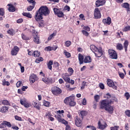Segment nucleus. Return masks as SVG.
<instances>
[{"label":"nucleus","instance_id":"nucleus-21","mask_svg":"<svg viewBox=\"0 0 130 130\" xmlns=\"http://www.w3.org/2000/svg\"><path fill=\"white\" fill-rule=\"evenodd\" d=\"M90 49L91 50V51H92V52H93L94 53L97 52V51L99 49H98V48H97V47H95V45H91L90 46Z\"/></svg>","mask_w":130,"mask_h":130},{"label":"nucleus","instance_id":"nucleus-60","mask_svg":"<svg viewBox=\"0 0 130 130\" xmlns=\"http://www.w3.org/2000/svg\"><path fill=\"white\" fill-rule=\"evenodd\" d=\"M82 32L83 34V35H85V36H88L89 33L87 32V31L85 30H82Z\"/></svg>","mask_w":130,"mask_h":130},{"label":"nucleus","instance_id":"nucleus-63","mask_svg":"<svg viewBox=\"0 0 130 130\" xmlns=\"http://www.w3.org/2000/svg\"><path fill=\"white\" fill-rule=\"evenodd\" d=\"M20 104H21V105L24 106L26 102L25 101H24L23 99H21L20 101Z\"/></svg>","mask_w":130,"mask_h":130},{"label":"nucleus","instance_id":"nucleus-58","mask_svg":"<svg viewBox=\"0 0 130 130\" xmlns=\"http://www.w3.org/2000/svg\"><path fill=\"white\" fill-rule=\"evenodd\" d=\"M27 2L28 3H29L30 4H32V6H35V4H36V3L35 2V1H34V0H27Z\"/></svg>","mask_w":130,"mask_h":130},{"label":"nucleus","instance_id":"nucleus-55","mask_svg":"<svg viewBox=\"0 0 130 130\" xmlns=\"http://www.w3.org/2000/svg\"><path fill=\"white\" fill-rule=\"evenodd\" d=\"M97 103V102L94 101L93 102V108H94V109H96V108H97V106L98 105Z\"/></svg>","mask_w":130,"mask_h":130},{"label":"nucleus","instance_id":"nucleus-48","mask_svg":"<svg viewBox=\"0 0 130 130\" xmlns=\"http://www.w3.org/2000/svg\"><path fill=\"white\" fill-rule=\"evenodd\" d=\"M35 6H29L27 8V10L28 12H31V11H32V10H33V9H34L35 8Z\"/></svg>","mask_w":130,"mask_h":130},{"label":"nucleus","instance_id":"nucleus-10","mask_svg":"<svg viewBox=\"0 0 130 130\" xmlns=\"http://www.w3.org/2000/svg\"><path fill=\"white\" fill-rule=\"evenodd\" d=\"M82 119L81 118H79V116H76V118H75V124L76 126H78V127H80V126H81L82 125Z\"/></svg>","mask_w":130,"mask_h":130},{"label":"nucleus","instance_id":"nucleus-9","mask_svg":"<svg viewBox=\"0 0 130 130\" xmlns=\"http://www.w3.org/2000/svg\"><path fill=\"white\" fill-rule=\"evenodd\" d=\"M61 92V89L57 86H54L52 88V92L53 94H60Z\"/></svg>","mask_w":130,"mask_h":130},{"label":"nucleus","instance_id":"nucleus-40","mask_svg":"<svg viewBox=\"0 0 130 130\" xmlns=\"http://www.w3.org/2000/svg\"><path fill=\"white\" fill-rule=\"evenodd\" d=\"M68 72L69 73V76H72L74 74V70L72 68L68 69Z\"/></svg>","mask_w":130,"mask_h":130},{"label":"nucleus","instance_id":"nucleus-32","mask_svg":"<svg viewBox=\"0 0 130 130\" xmlns=\"http://www.w3.org/2000/svg\"><path fill=\"white\" fill-rule=\"evenodd\" d=\"M2 85L3 86H10V85H11V84L10 83V82H9V81H6V79H4L3 81Z\"/></svg>","mask_w":130,"mask_h":130},{"label":"nucleus","instance_id":"nucleus-14","mask_svg":"<svg viewBox=\"0 0 130 130\" xmlns=\"http://www.w3.org/2000/svg\"><path fill=\"white\" fill-rule=\"evenodd\" d=\"M104 4H105V0H98L95 2V6L97 8L104 5Z\"/></svg>","mask_w":130,"mask_h":130},{"label":"nucleus","instance_id":"nucleus-59","mask_svg":"<svg viewBox=\"0 0 130 130\" xmlns=\"http://www.w3.org/2000/svg\"><path fill=\"white\" fill-rule=\"evenodd\" d=\"M15 119L16 120H19V121H21L22 120V118H21V117H19L17 115L15 116Z\"/></svg>","mask_w":130,"mask_h":130},{"label":"nucleus","instance_id":"nucleus-11","mask_svg":"<svg viewBox=\"0 0 130 130\" xmlns=\"http://www.w3.org/2000/svg\"><path fill=\"white\" fill-rule=\"evenodd\" d=\"M38 80V77H37V75L32 74L29 76V81L31 83H35V81Z\"/></svg>","mask_w":130,"mask_h":130},{"label":"nucleus","instance_id":"nucleus-1","mask_svg":"<svg viewBox=\"0 0 130 130\" xmlns=\"http://www.w3.org/2000/svg\"><path fill=\"white\" fill-rule=\"evenodd\" d=\"M114 102H117V98L115 96H112L111 99L110 100H103L101 102L100 108L101 109H105L109 113H113V107L111 106L110 104H113Z\"/></svg>","mask_w":130,"mask_h":130},{"label":"nucleus","instance_id":"nucleus-45","mask_svg":"<svg viewBox=\"0 0 130 130\" xmlns=\"http://www.w3.org/2000/svg\"><path fill=\"white\" fill-rule=\"evenodd\" d=\"M4 122L5 123V125L8 126V127H12V124H11V122L7 121H4Z\"/></svg>","mask_w":130,"mask_h":130},{"label":"nucleus","instance_id":"nucleus-64","mask_svg":"<svg viewBox=\"0 0 130 130\" xmlns=\"http://www.w3.org/2000/svg\"><path fill=\"white\" fill-rule=\"evenodd\" d=\"M21 84H22V82L19 81L16 83V87H17V88H19V87H20Z\"/></svg>","mask_w":130,"mask_h":130},{"label":"nucleus","instance_id":"nucleus-33","mask_svg":"<svg viewBox=\"0 0 130 130\" xmlns=\"http://www.w3.org/2000/svg\"><path fill=\"white\" fill-rule=\"evenodd\" d=\"M117 49H118V50H122V49H123V46H122V44H117Z\"/></svg>","mask_w":130,"mask_h":130},{"label":"nucleus","instance_id":"nucleus-17","mask_svg":"<svg viewBox=\"0 0 130 130\" xmlns=\"http://www.w3.org/2000/svg\"><path fill=\"white\" fill-rule=\"evenodd\" d=\"M9 7L8 10L9 12H11V13H14L16 11V8L14 7V5L12 4H8L7 5Z\"/></svg>","mask_w":130,"mask_h":130},{"label":"nucleus","instance_id":"nucleus-18","mask_svg":"<svg viewBox=\"0 0 130 130\" xmlns=\"http://www.w3.org/2000/svg\"><path fill=\"white\" fill-rule=\"evenodd\" d=\"M69 76H70L68 73H66L65 74L62 75V79L65 81V82H67V83L68 82H70V80L71 78L69 77Z\"/></svg>","mask_w":130,"mask_h":130},{"label":"nucleus","instance_id":"nucleus-25","mask_svg":"<svg viewBox=\"0 0 130 130\" xmlns=\"http://www.w3.org/2000/svg\"><path fill=\"white\" fill-rule=\"evenodd\" d=\"M34 107H35V108H36V109H38V110H40V104L39 103V102H34Z\"/></svg>","mask_w":130,"mask_h":130},{"label":"nucleus","instance_id":"nucleus-38","mask_svg":"<svg viewBox=\"0 0 130 130\" xmlns=\"http://www.w3.org/2000/svg\"><path fill=\"white\" fill-rule=\"evenodd\" d=\"M41 61H43V58L41 57L39 58H37L35 60V62H36L37 63H39V62H41Z\"/></svg>","mask_w":130,"mask_h":130},{"label":"nucleus","instance_id":"nucleus-46","mask_svg":"<svg viewBox=\"0 0 130 130\" xmlns=\"http://www.w3.org/2000/svg\"><path fill=\"white\" fill-rule=\"evenodd\" d=\"M6 126L5 123V121H3L1 124H0V128H6Z\"/></svg>","mask_w":130,"mask_h":130},{"label":"nucleus","instance_id":"nucleus-23","mask_svg":"<svg viewBox=\"0 0 130 130\" xmlns=\"http://www.w3.org/2000/svg\"><path fill=\"white\" fill-rule=\"evenodd\" d=\"M98 125L100 129H104V128H106V127H107V124H102L100 121H99Z\"/></svg>","mask_w":130,"mask_h":130},{"label":"nucleus","instance_id":"nucleus-8","mask_svg":"<svg viewBox=\"0 0 130 130\" xmlns=\"http://www.w3.org/2000/svg\"><path fill=\"white\" fill-rule=\"evenodd\" d=\"M42 81L45 83V84H53L54 83L52 78H43Z\"/></svg>","mask_w":130,"mask_h":130},{"label":"nucleus","instance_id":"nucleus-36","mask_svg":"<svg viewBox=\"0 0 130 130\" xmlns=\"http://www.w3.org/2000/svg\"><path fill=\"white\" fill-rule=\"evenodd\" d=\"M43 105L46 107H49V105H50V103L49 102L44 101L43 102Z\"/></svg>","mask_w":130,"mask_h":130},{"label":"nucleus","instance_id":"nucleus-54","mask_svg":"<svg viewBox=\"0 0 130 130\" xmlns=\"http://www.w3.org/2000/svg\"><path fill=\"white\" fill-rule=\"evenodd\" d=\"M5 15V10L3 8H0V16Z\"/></svg>","mask_w":130,"mask_h":130},{"label":"nucleus","instance_id":"nucleus-47","mask_svg":"<svg viewBox=\"0 0 130 130\" xmlns=\"http://www.w3.org/2000/svg\"><path fill=\"white\" fill-rule=\"evenodd\" d=\"M72 42L70 41H67L65 42V46L66 47H70Z\"/></svg>","mask_w":130,"mask_h":130},{"label":"nucleus","instance_id":"nucleus-12","mask_svg":"<svg viewBox=\"0 0 130 130\" xmlns=\"http://www.w3.org/2000/svg\"><path fill=\"white\" fill-rule=\"evenodd\" d=\"M19 50H20V48L18 46H14V48L11 50V55L13 56L17 55L18 52H19Z\"/></svg>","mask_w":130,"mask_h":130},{"label":"nucleus","instance_id":"nucleus-41","mask_svg":"<svg viewBox=\"0 0 130 130\" xmlns=\"http://www.w3.org/2000/svg\"><path fill=\"white\" fill-rule=\"evenodd\" d=\"M39 27L40 28H43L44 27V21L43 20L39 22Z\"/></svg>","mask_w":130,"mask_h":130},{"label":"nucleus","instance_id":"nucleus-50","mask_svg":"<svg viewBox=\"0 0 130 130\" xmlns=\"http://www.w3.org/2000/svg\"><path fill=\"white\" fill-rule=\"evenodd\" d=\"M87 86V83L85 81H83L82 83V86L81 87V89L83 90V89H85V87Z\"/></svg>","mask_w":130,"mask_h":130},{"label":"nucleus","instance_id":"nucleus-35","mask_svg":"<svg viewBox=\"0 0 130 130\" xmlns=\"http://www.w3.org/2000/svg\"><path fill=\"white\" fill-rule=\"evenodd\" d=\"M94 98L95 102H99V100H100V95H94Z\"/></svg>","mask_w":130,"mask_h":130},{"label":"nucleus","instance_id":"nucleus-29","mask_svg":"<svg viewBox=\"0 0 130 130\" xmlns=\"http://www.w3.org/2000/svg\"><path fill=\"white\" fill-rule=\"evenodd\" d=\"M7 32H8V34H9V35L13 36L15 34V30L13 29H9L7 31Z\"/></svg>","mask_w":130,"mask_h":130},{"label":"nucleus","instance_id":"nucleus-19","mask_svg":"<svg viewBox=\"0 0 130 130\" xmlns=\"http://www.w3.org/2000/svg\"><path fill=\"white\" fill-rule=\"evenodd\" d=\"M78 59L80 64H83L84 63V56L81 53L78 54Z\"/></svg>","mask_w":130,"mask_h":130},{"label":"nucleus","instance_id":"nucleus-42","mask_svg":"<svg viewBox=\"0 0 130 130\" xmlns=\"http://www.w3.org/2000/svg\"><path fill=\"white\" fill-rule=\"evenodd\" d=\"M128 31H130V26H125L123 29V32H127Z\"/></svg>","mask_w":130,"mask_h":130},{"label":"nucleus","instance_id":"nucleus-27","mask_svg":"<svg viewBox=\"0 0 130 130\" xmlns=\"http://www.w3.org/2000/svg\"><path fill=\"white\" fill-rule=\"evenodd\" d=\"M8 107H6V106H4L2 107V108H1V112H2V113H6V112H7L8 111Z\"/></svg>","mask_w":130,"mask_h":130},{"label":"nucleus","instance_id":"nucleus-3","mask_svg":"<svg viewBox=\"0 0 130 130\" xmlns=\"http://www.w3.org/2000/svg\"><path fill=\"white\" fill-rule=\"evenodd\" d=\"M64 103L66 105H70V106L74 107L76 105V102H75V95L73 94L70 96L67 97L64 100Z\"/></svg>","mask_w":130,"mask_h":130},{"label":"nucleus","instance_id":"nucleus-44","mask_svg":"<svg viewBox=\"0 0 130 130\" xmlns=\"http://www.w3.org/2000/svg\"><path fill=\"white\" fill-rule=\"evenodd\" d=\"M2 104L4 105H10V102L7 100H3Z\"/></svg>","mask_w":130,"mask_h":130},{"label":"nucleus","instance_id":"nucleus-56","mask_svg":"<svg viewBox=\"0 0 130 130\" xmlns=\"http://www.w3.org/2000/svg\"><path fill=\"white\" fill-rule=\"evenodd\" d=\"M118 127H119V126H114L110 127V128L111 130H117V129H118Z\"/></svg>","mask_w":130,"mask_h":130},{"label":"nucleus","instance_id":"nucleus-4","mask_svg":"<svg viewBox=\"0 0 130 130\" xmlns=\"http://www.w3.org/2000/svg\"><path fill=\"white\" fill-rule=\"evenodd\" d=\"M53 11L54 14L57 16L59 18H62V17H63V12L61 11V9H58L57 8H54Z\"/></svg>","mask_w":130,"mask_h":130},{"label":"nucleus","instance_id":"nucleus-62","mask_svg":"<svg viewBox=\"0 0 130 130\" xmlns=\"http://www.w3.org/2000/svg\"><path fill=\"white\" fill-rule=\"evenodd\" d=\"M21 37L23 40H28V38H27L26 36L23 34H21Z\"/></svg>","mask_w":130,"mask_h":130},{"label":"nucleus","instance_id":"nucleus-30","mask_svg":"<svg viewBox=\"0 0 130 130\" xmlns=\"http://www.w3.org/2000/svg\"><path fill=\"white\" fill-rule=\"evenodd\" d=\"M23 16H24L25 17H27V18H32V15L30 14L29 13H26V12H23L22 13Z\"/></svg>","mask_w":130,"mask_h":130},{"label":"nucleus","instance_id":"nucleus-22","mask_svg":"<svg viewBox=\"0 0 130 130\" xmlns=\"http://www.w3.org/2000/svg\"><path fill=\"white\" fill-rule=\"evenodd\" d=\"M79 115H81V117L82 119H84V116H86V115L87 114V113L86 111H80L79 113Z\"/></svg>","mask_w":130,"mask_h":130},{"label":"nucleus","instance_id":"nucleus-13","mask_svg":"<svg viewBox=\"0 0 130 130\" xmlns=\"http://www.w3.org/2000/svg\"><path fill=\"white\" fill-rule=\"evenodd\" d=\"M57 119L59 122H61V123H63V124H64V125H67V124H69V122H68V121H66L63 118H61L60 116H57Z\"/></svg>","mask_w":130,"mask_h":130},{"label":"nucleus","instance_id":"nucleus-7","mask_svg":"<svg viewBox=\"0 0 130 130\" xmlns=\"http://www.w3.org/2000/svg\"><path fill=\"white\" fill-rule=\"evenodd\" d=\"M108 86L114 89V90H117V86L115 85V83L113 81L110 80V79H108Z\"/></svg>","mask_w":130,"mask_h":130},{"label":"nucleus","instance_id":"nucleus-20","mask_svg":"<svg viewBox=\"0 0 130 130\" xmlns=\"http://www.w3.org/2000/svg\"><path fill=\"white\" fill-rule=\"evenodd\" d=\"M84 62L85 63H89L92 62V58L90 56H86L84 59Z\"/></svg>","mask_w":130,"mask_h":130},{"label":"nucleus","instance_id":"nucleus-52","mask_svg":"<svg viewBox=\"0 0 130 130\" xmlns=\"http://www.w3.org/2000/svg\"><path fill=\"white\" fill-rule=\"evenodd\" d=\"M118 75H119L120 78H121V79H124V77H125V76L124 75V74H123V73L119 72Z\"/></svg>","mask_w":130,"mask_h":130},{"label":"nucleus","instance_id":"nucleus-61","mask_svg":"<svg viewBox=\"0 0 130 130\" xmlns=\"http://www.w3.org/2000/svg\"><path fill=\"white\" fill-rule=\"evenodd\" d=\"M23 106H24V107H25V108H28V107H30V106H31V105H30V104L26 102L24 104Z\"/></svg>","mask_w":130,"mask_h":130},{"label":"nucleus","instance_id":"nucleus-5","mask_svg":"<svg viewBox=\"0 0 130 130\" xmlns=\"http://www.w3.org/2000/svg\"><path fill=\"white\" fill-rule=\"evenodd\" d=\"M108 53L110 58L112 59H117V53L114 50H109Z\"/></svg>","mask_w":130,"mask_h":130},{"label":"nucleus","instance_id":"nucleus-49","mask_svg":"<svg viewBox=\"0 0 130 130\" xmlns=\"http://www.w3.org/2000/svg\"><path fill=\"white\" fill-rule=\"evenodd\" d=\"M105 98H107V99H111V98H112V96H111V94H110L109 92H108L105 96Z\"/></svg>","mask_w":130,"mask_h":130},{"label":"nucleus","instance_id":"nucleus-57","mask_svg":"<svg viewBox=\"0 0 130 130\" xmlns=\"http://www.w3.org/2000/svg\"><path fill=\"white\" fill-rule=\"evenodd\" d=\"M125 114L126 115V116H128V117H130V110H127L125 111Z\"/></svg>","mask_w":130,"mask_h":130},{"label":"nucleus","instance_id":"nucleus-2","mask_svg":"<svg viewBox=\"0 0 130 130\" xmlns=\"http://www.w3.org/2000/svg\"><path fill=\"white\" fill-rule=\"evenodd\" d=\"M49 10L46 6H42L40 8L39 10L36 12L35 16V19L37 22H39L41 20L43 19L42 16H48L49 15Z\"/></svg>","mask_w":130,"mask_h":130},{"label":"nucleus","instance_id":"nucleus-31","mask_svg":"<svg viewBox=\"0 0 130 130\" xmlns=\"http://www.w3.org/2000/svg\"><path fill=\"white\" fill-rule=\"evenodd\" d=\"M34 56H35V57H39V56H40V52L35 51L34 52Z\"/></svg>","mask_w":130,"mask_h":130},{"label":"nucleus","instance_id":"nucleus-51","mask_svg":"<svg viewBox=\"0 0 130 130\" xmlns=\"http://www.w3.org/2000/svg\"><path fill=\"white\" fill-rule=\"evenodd\" d=\"M86 128H90L91 130H96V127L92 125H87Z\"/></svg>","mask_w":130,"mask_h":130},{"label":"nucleus","instance_id":"nucleus-15","mask_svg":"<svg viewBox=\"0 0 130 130\" xmlns=\"http://www.w3.org/2000/svg\"><path fill=\"white\" fill-rule=\"evenodd\" d=\"M95 56L96 57H101L102 55L103 54V52H102V49H99L96 52L94 53Z\"/></svg>","mask_w":130,"mask_h":130},{"label":"nucleus","instance_id":"nucleus-26","mask_svg":"<svg viewBox=\"0 0 130 130\" xmlns=\"http://www.w3.org/2000/svg\"><path fill=\"white\" fill-rule=\"evenodd\" d=\"M128 46V41L127 40H125L124 43H123V47L125 49V52L127 51V47Z\"/></svg>","mask_w":130,"mask_h":130},{"label":"nucleus","instance_id":"nucleus-39","mask_svg":"<svg viewBox=\"0 0 130 130\" xmlns=\"http://www.w3.org/2000/svg\"><path fill=\"white\" fill-rule=\"evenodd\" d=\"M45 50L46 51H51V50H53V47L50 46L46 47L45 48Z\"/></svg>","mask_w":130,"mask_h":130},{"label":"nucleus","instance_id":"nucleus-28","mask_svg":"<svg viewBox=\"0 0 130 130\" xmlns=\"http://www.w3.org/2000/svg\"><path fill=\"white\" fill-rule=\"evenodd\" d=\"M52 64H53V60H50L49 62L47 64V67L49 70H52Z\"/></svg>","mask_w":130,"mask_h":130},{"label":"nucleus","instance_id":"nucleus-24","mask_svg":"<svg viewBox=\"0 0 130 130\" xmlns=\"http://www.w3.org/2000/svg\"><path fill=\"white\" fill-rule=\"evenodd\" d=\"M122 7L126 9L127 12H130L129 4L128 3H123L122 4Z\"/></svg>","mask_w":130,"mask_h":130},{"label":"nucleus","instance_id":"nucleus-16","mask_svg":"<svg viewBox=\"0 0 130 130\" xmlns=\"http://www.w3.org/2000/svg\"><path fill=\"white\" fill-rule=\"evenodd\" d=\"M103 23L104 24H106L107 25H110L111 24V18L109 17H108L106 19L103 20Z\"/></svg>","mask_w":130,"mask_h":130},{"label":"nucleus","instance_id":"nucleus-53","mask_svg":"<svg viewBox=\"0 0 130 130\" xmlns=\"http://www.w3.org/2000/svg\"><path fill=\"white\" fill-rule=\"evenodd\" d=\"M124 96L126 98V100H128V99L130 98V94L128 92L124 93Z\"/></svg>","mask_w":130,"mask_h":130},{"label":"nucleus","instance_id":"nucleus-6","mask_svg":"<svg viewBox=\"0 0 130 130\" xmlns=\"http://www.w3.org/2000/svg\"><path fill=\"white\" fill-rule=\"evenodd\" d=\"M94 19H100L101 18V13L99 8H95L94 10Z\"/></svg>","mask_w":130,"mask_h":130},{"label":"nucleus","instance_id":"nucleus-34","mask_svg":"<svg viewBox=\"0 0 130 130\" xmlns=\"http://www.w3.org/2000/svg\"><path fill=\"white\" fill-rule=\"evenodd\" d=\"M34 42H35V43H36L37 44H39L40 43V42H39V37H38V36H36L35 37Z\"/></svg>","mask_w":130,"mask_h":130},{"label":"nucleus","instance_id":"nucleus-43","mask_svg":"<svg viewBox=\"0 0 130 130\" xmlns=\"http://www.w3.org/2000/svg\"><path fill=\"white\" fill-rule=\"evenodd\" d=\"M56 34L54 33L52 34L51 35L49 36V37L48 38V41H50L54 36H55Z\"/></svg>","mask_w":130,"mask_h":130},{"label":"nucleus","instance_id":"nucleus-37","mask_svg":"<svg viewBox=\"0 0 130 130\" xmlns=\"http://www.w3.org/2000/svg\"><path fill=\"white\" fill-rule=\"evenodd\" d=\"M63 54H64V55H66V56H67V57H68V58L69 57H71V53L67 52V50H64V52Z\"/></svg>","mask_w":130,"mask_h":130}]
</instances>
